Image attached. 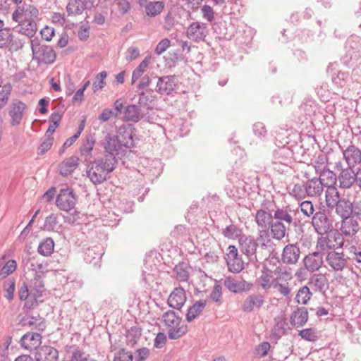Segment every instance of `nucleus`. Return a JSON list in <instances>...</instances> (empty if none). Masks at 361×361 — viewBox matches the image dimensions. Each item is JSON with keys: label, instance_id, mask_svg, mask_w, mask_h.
Instances as JSON below:
<instances>
[{"label": "nucleus", "instance_id": "obj_50", "mask_svg": "<svg viewBox=\"0 0 361 361\" xmlns=\"http://www.w3.org/2000/svg\"><path fill=\"white\" fill-rule=\"evenodd\" d=\"M228 270L233 273H239L244 268L243 262L239 257H234L226 259Z\"/></svg>", "mask_w": 361, "mask_h": 361}, {"label": "nucleus", "instance_id": "obj_42", "mask_svg": "<svg viewBox=\"0 0 361 361\" xmlns=\"http://www.w3.org/2000/svg\"><path fill=\"white\" fill-rule=\"evenodd\" d=\"M151 60V56H147L138 65V66L133 71L131 81L133 84L137 80L141 78L142 75L147 71Z\"/></svg>", "mask_w": 361, "mask_h": 361}, {"label": "nucleus", "instance_id": "obj_35", "mask_svg": "<svg viewBox=\"0 0 361 361\" xmlns=\"http://www.w3.org/2000/svg\"><path fill=\"white\" fill-rule=\"evenodd\" d=\"M205 300H198L190 307L186 313L185 317L188 322L193 321L204 309Z\"/></svg>", "mask_w": 361, "mask_h": 361}, {"label": "nucleus", "instance_id": "obj_57", "mask_svg": "<svg viewBox=\"0 0 361 361\" xmlns=\"http://www.w3.org/2000/svg\"><path fill=\"white\" fill-rule=\"evenodd\" d=\"M224 234L231 238H237L240 241V238L245 236L242 234L240 227H226L223 231Z\"/></svg>", "mask_w": 361, "mask_h": 361}, {"label": "nucleus", "instance_id": "obj_14", "mask_svg": "<svg viewBox=\"0 0 361 361\" xmlns=\"http://www.w3.org/2000/svg\"><path fill=\"white\" fill-rule=\"evenodd\" d=\"M207 35V25L202 23L194 22L187 29V36L196 42L204 41Z\"/></svg>", "mask_w": 361, "mask_h": 361}, {"label": "nucleus", "instance_id": "obj_34", "mask_svg": "<svg viewBox=\"0 0 361 361\" xmlns=\"http://www.w3.org/2000/svg\"><path fill=\"white\" fill-rule=\"evenodd\" d=\"M85 9V4L82 0H68L66 6V12L69 16L81 15Z\"/></svg>", "mask_w": 361, "mask_h": 361}, {"label": "nucleus", "instance_id": "obj_32", "mask_svg": "<svg viewBox=\"0 0 361 361\" xmlns=\"http://www.w3.org/2000/svg\"><path fill=\"white\" fill-rule=\"evenodd\" d=\"M18 295L20 300H25V306L27 308L32 307L38 303L37 298L34 295V292H32L30 288H28L25 284L20 287Z\"/></svg>", "mask_w": 361, "mask_h": 361}, {"label": "nucleus", "instance_id": "obj_38", "mask_svg": "<svg viewBox=\"0 0 361 361\" xmlns=\"http://www.w3.org/2000/svg\"><path fill=\"white\" fill-rule=\"evenodd\" d=\"M319 176L318 179H320L321 182H324V186H333L336 183L338 177L336 173L329 168H326L319 173Z\"/></svg>", "mask_w": 361, "mask_h": 361}, {"label": "nucleus", "instance_id": "obj_22", "mask_svg": "<svg viewBox=\"0 0 361 361\" xmlns=\"http://www.w3.org/2000/svg\"><path fill=\"white\" fill-rule=\"evenodd\" d=\"M337 180L339 182L340 188L347 189L351 188L357 179L353 168L348 167L341 171Z\"/></svg>", "mask_w": 361, "mask_h": 361}, {"label": "nucleus", "instance_id": "obj_9", "mask_svg": "<svg viewBox=\"0 0 361 361\" xmlns=\"http://www.w3.org/2000/svg\"><path fill=\"white\" fill-rule=\"evenodd\" d=\"M335 206L336 207V213L341 218V226H358L359 221H356L353 219V216H350L352 214V207L351 203L348 200L343 199Z\"/></svg>", "mask_w": 361, "mask_h": 361}, {"label": "nucleus", "instance_id": "obj_54", "mask_svg": "<svg viewBox=\"0 0 361 361\" xmlns=\"http://www.w3.org/2000/svg\"><path fill=\"white\" fill-rule=\"evenodd\" d=\"M17 267V263L15 260H8L6 264L0 269V280L6 278L12 274Z\"/></svg>", "mask_w": 361, "mask_h": 361}, {"label": "nucleus", "instance_id": "obj_45", "mask_svg": "<svg viewBox=\"0 0 361 361\" xmlns=\"http://www.w3.org/2000/svg\"><path fill=\"white\" fill-rule=\"evenodd\" d=\"M102 256V253L101 252V249L99 246H94L91 248H88L85 252V260L91 263L95 260L94 263L99 261Z\"/></svg>", "mask_w": 361, "mask_h": 361}, {"label": "nucleus", "instance_id": "obj_56", "mask_svg": "<svg viewBox=\"0 0 361 361\" xmlns=\"http://www.w3.org/2000/svg\"><path fill=\"white\" fill-rule=\"evenodd\" d=\"M12 90V86L8 83L2 87L0 91V109L6 105Z\"/></svg>", "mask_w": 361, "mask_h": 361}, {"label": "nucleus", "instance_id": "obj_37", "mask_svg": "<svg viewBox=\"0 0 361 361\" xmlns=\"http://www.w3.org/2000/svg\"><path fill=\"white\" fill-rule=\"evenodd\" d=\"M326 188L325 192L326 204L329 207H333L341 201L339 192L334 185Z\"/></svg>", "mask_w": 361, "mask_h": 361}, {"label": "nucleus", "instance_id": "obj_26", "mask_svg": "<svg viewBox=\"0 0 361 361\" xmlns=\"http://www.w3.org/2000/svg\"><path fill=\"white\" fill-rule=\"evenodd\" d=\"M308 320V312L304 307H297L291 314L290 322L293 326H303Z\"/></svg>", "mask_w": 361, "mask_h": 361}, {"label": "nucleus", "instance_id": "obj_7", "mask_svg": "<svg viewBox=\"0 0 361 361\" xmlns=\"http://www.w3.org/2000/svg\"><path fill=\"white\" fill-rule=\"evenodd\" d=\"M39 16L38 9L32 5L18 6L12 14L13 21H36Z\"/></svg>", "mask_w": 361, "mask_h": 361}, {"label": "nucleus", "instance_id": "obj_21", "mask_svg": "<svg viewBox=\"0 0 361 361\" xmlns=\"http://www.w3.org/2000/svg\"><path fill=\"white\" fill-rule=\"evenodd\" d=\"M186 301V295L185 290L182 288H176L170 294L168 298V305L169 307L180 310Z\"/></svg>", "mask_w": 361, "mask_h": 361}, {"label": "nucleus", "instance_id": "obj_39", "mask_svg": "<svg viewBox=\"0 0 361 361\" xmlns=\"http://www.w3.org/2000/svg\"><path fill=\"white\" fill-rule=\"evenodd\" d=\"M54 248V240L51 238H47L39 244L37 252L42 256L48 257L53 253Z\"/></svg>", "mask_w": 361, "mask_h": 361}, {"label": "nucleus", "instance_id": "obj_30", "mask_svg": "<svg viewBox=\"0 0 361 361\" xmlns=\"http://www.w3.org/2000/svg\"><path fill=\"white\" fill-rule=\"evenodd\" d=\"M324 182H321L318 178H313L305 183L307 196L318 197L324 190Z\"/></svg>", "mask_w": 361, "mask_h": 361}, {"label": "nucleus", "instance_id": "obj_23", "mask_svg": "<svg viewBox=\"0 0 361 361\" xmlns=\"http://www.w3.org/2000/svg\"><path fill=\"white\" fill-rule=\"evenodd\" d=\"M42 336L39 333L28 332L25 334L20 340L21 345L30 350H37L41 344Z\"/></svg>", "mask_w": 361, "mask_h": 361}, {"label": "nucleus", "instance_id": "obj_43", "mask_svg": "<svg viewBox=\"0 0 361 361\" xmlns=\"http://www.w3.org/2000/svg\"><path fill=\"white\" fill-rule=\"evenodd\" d=\"M272 278V271L264 267L262 275L258 279V283L263 289L267 290L271 286Z\"/></svg>", "mask_w": 361, "mask_h": 361}, {"label": "nucleus", "instance_id": "obj_48", "mask_svg": "<svg viewBox=\"0 0 361 361\" xmlns=\"http://www.w3.org/2000/svg\"><path fill=\"white\" fill-rule=\"evenodd\" d=\"M332 164L326 155L319 154L314 162V167L316 173L319 174L328 168V165Z\"/></svg>", "mask_w": 361, "mask_h": 361}, {"label": "nucleus", "instance_id": "obj_18", "mask_svg": "<svg viewBox=\"0 0 361 361\" xmlns=\"http://www.w3.org/2000/svg\"><path fill=\"white\" fill-rule=\"evenodd\" d=\"M264 302V298L262 294H251L243 301L242 310L245 312H251L255 309L259 310Z\"/></svg>", "mask_w": 361, "mask_h": 361}, {"label": "nucleus", "instance_id": "obj_31", "mask_svg": "<svg viewBox=\"0 0 361 361\" xmlns=\"http://www.w3.org/2000/svg\"><path fill=\"white\" fill-rule=\"evenodd\" d=\"M79 159L75 156L65 159L59 165L60 174L63 176H68L77 169Z\"/></svg>", "mask_w": 361, "mask_h": 361}, {"label": "nucleus", "instance_id": "obj_16", "mask_svg": "<svg viewBox=\"0 0 361 361\" xmlns=\"http://www.w3.org/2000/svg\"><path fill=\"white\" fill-rule=\"evenodd\" d=\"M293 212L289 207L274 209V226H284V224L290 225L293 222Z\"/></svg>", "mask_w": 361, "mask_h": 361}, {"label": "nucleus", "instance_id": "obj_3", "mask_svg": "<svg viewBox=\"0 0 361 361\" xmlns=\"http://www.w3.org/2000/svg\"><path fill=\"white\" fill-rule=\"evenodd\" d=\"M163 322L168 329L170 339H178L187 332V326L180 325L181 317L174 311L169 310L162 316Z\"/></svg>", "mask_w": 361, "mask_h": 361}, {"label": "nucleus", "instance_id": "obj_36", "mask_svg": "<svg viewBox=\"0 0 361 361\" xmlns=\"http://www.w3.org/2000/svg\"><path fill=\"white\" fill-rule=\"evenodd\" d=\"M30 288L32 292H34V295L37 300L39 301V298L44 290V286L41 275L35 274L34 279L31 280Z\"/></svg>", "mask_w": 361, "mask_h": 361}, {"label": "nucleus", "instance_id": "obj_25", "mask_svg": "<svg viewBox=\"0 0 361 361\" xmlns=\"http://www.w3.org/2000/svg\"><path fill=\"white\" fill-rule=\"evenodd\" d=\"M145 117V114L141 109L135 104H130L125 107L123 111V119L126 121L137 123Z\"/></svg>", "mask_w": 361, "mask_h": 361}, {"label": "nucleus", "instance_id": "obj_15", "mask_svg": "<svg viewBox=\"0 0 361 361\" xmlns=\"http://www.w3.org/2000/svg\"><path fill=\"white\" fill-rule=\"evenodd\" d=\"M305 269L310 272L318 271L324 263L323 255L320 252H313L307 255L303 259Z\"/></svg>", "mask_w": 361, "mask_h": 361}, {"label": "nucleus", "instance_id": "obj_59", "mask_svg": "<svg viewBox=\"0 0 361 361\" xmlns=\"http://www.w3.org/2000/svg\"><path fill=\"white\" fill-rule=\"evenodd\" d=\"M306 188L305 184L303 185H301L300 184H296L294 185L293 188L292 189V191L290 192V195L294 196L295 198L300 200L303 199L307 196L306 193Z\"/></svg>", "mask_w": 361, "mask_h": 361}, {"label": "nucleus", "instance_id": "obj_51", "mask_svg": "<svg viewBox=\"0 0 361 361\" xmlns=\"http://www.w3.org/2000/svg\"><path fill=\"white\" fill-rule=\"evenodd\" d=\"M312 226H331L325 211L317 212L312 218Z\"/></svg>", "mask_w": 361, "mask_h": 361}, {"label": "nucleus", "instance_id": "obj_49", "mask_svg": "<svg viewBox=\"0 0 361 361\" xmlns=\"http://www.w3.org/2000/svg\"><path fill=\"white\" fill-rule=\"evenodd\" d=\"M95 144V139L94 136L92 135H88L86 136L85 140H84L81 147H80V154L82 156H88L91 154L93 147Z\"/></svg>", "mask_w": 361, "mask_h": 361}, {"label": "nucleus", "instance_id": "obj_20", "mask_svg": "<svg viewBox=\"0 0 361 361\" xmlns=\"http://www.w3.org/2000/svg\"><path fill=\"white\" fill-rule=\"evenodd\" d=\"M239 243L243 254L250 257L252 260L257 259L255 253L258 245L253 238L247 235L240 237Z\"/></svg>", "mask_w": 361, "mask_h": 361}, {"label": "nucleus", "instance_id": "obj_10", "mask_svg": "<svg viewBox=\"0 0 361 361\" xmlns=\"http://www.w3.org/2000/svg\"><path fill=\"white\" fill-rule=\"evenodd\" d=\"M27 105L18 99L13 100L10 104L8 114L11 117L10 123L12 126H19L23 120Z\"/></svg>", "mask_w": 361, "mask_h": 361}, {"label": "nucleus", "instance_id": "obj_1", "mask_svg": "<svg viewBox=\"0 0 361 361\" xmlns=\"http://www.w3.org/2000/svg\"><path fill=\"white\" fill-rule=\"evenodd\" d=\"M133 147V139L130 132L125 131L123 135L120 133L118 137L106 135L103 142L105 154L90 163L87 176L94 185L103 183L116 169L118 161L116 156L123 151V147Z\"/></svg>", "mask_w": 361, "mask_h": 361}, {"label": "nucleus", "instance_id": "obj_13", "mask_svg": "<svg viewBox=\"0 0 361 361\" xmlns=\"http://www.w3.org/2000/svg\"><path fill=\"white\" fill-rule=\"evenodd\" d=\"M36 361H58L59 351L50 345H43L37 349L35 353Z\"/></svg>", "mask_w": 361, "mask_h": 361}, {"label": "nucleus", "instance_id": "obj_17", "mask_svg": "<svg viewBox=\"0 0 361 361\" xmlns=\"http://www.w3.org/2000/svg\"><path fill=\"white\" fill-rule=\"evenodd\" d=\"M342 152L348 167L353 168L361 163V150L356 146L350 145Z\"/></svg>", "mask_w": 361, "mask_h": 361}, {"label": "nucleus", "instance_id": "obj_52", "mask_svg": "<svg viewBox=\"0 0 361 361\" xmlns=\"http://www.w3.org/2000/svg\"><path fill=\"white\" fill-rule=\"evenodd\" d=\"M177 280L180 281H187L189 277L188 267L185 264H179L174 268Z\"/></svg>", "mask_w": 361, "mask_h": 361}, {"label": "nucleus", "instance_id": "obj_4", "mask_svg": "<svg viewBox=\"0 0 361 361\" xmlns=\"http://www.w3.org/2000/svg\"><path fill=\"white\" fill-rule=\"evenodd\" d=\"M31 49L33 59L38 63L52 64L55 62L56 54L51 47L41 44L37 39H33L31 41Z\"/></svg>", "mask_w": 361, "mask_h": 361}, {"label": "nucleus", "instance_id": "obj_61", "mask_svg": "<svg viewBox=\"0 0 361 361\" xmlns=\"http://www.w3.org/2000/svg\"><path fill=\"white\" fill-rule=\"evenodd\" d=\"M54 137H46V139L41 143L37 149V154L39 155L44 154L52 146Z\"/></svg>", "mask_w": 361, "mask_h": 361}, {"label": "nucleus", "instance_id": "obj_12", "mask_svg": "<svg viewBox=\"0 0 361 361\" xmlns=\"http://www.w3.org/2000/svg\"><path fill=\"white\" fill-rule=\"evenodd\" d=\"M336 63H329L326 71L331 75L332 82L338 87L342 88L348 83L350 75L348 72L336 70Z\"/></svg>", "mask_w": 361, "mask_h": 361}, {"label": "nucleus", "instance_id": "obj_55", "mask_svg": "<svg viewBox=\"0 0 361 361\" xmlns=\"http://www.w3.org/2000/svg\"><path fill=\"white\" fill-rule=\"evenodd\" d=\"M16 283L12 279H8L4 283V289L6 292L5 297L8 300H11L13 298V294L15 291Z\"/></svg>", "mask_w": 361, "mask_h": 361}, {"label": "nucleus", "instance_id": "obj_29", "mask_svg": "<svg viewBox=\"0 0 361 361\" xmlns=\"http://www.w3.org/2000/svg\"><path fill=\"white\" fill-rule=\"evenodd\" d=\"M354 39H357V38L356 37H351L347 40L345 44L347 53L346 55L343 57V61L346 65H348L350 61L356 59L358 56L357 54L359 52L360 45Z\"/></svg>", "mask_w": 361, "mask_h": 361}, {"label": "nucleus", "instance_id": "obj_53", "mask_svg": "<svg viewBox=\"0 0 361 361\" xmlns=\"http://www.w3.org/2000/svg\"><path fill=\"white\" fill-rule=\"evenodd\" d=\"M70 361H95L89 358V355L86 354L78 347H73Z\"/></svg>", "mask_w": 361, "mask_h": 361}, {"label": "nucleus", "instance_id": "obj_44", "mask_svg": "<svg viewBox=\"0 0 361 361\" xmlns=\"http://www.w3.org/2000/svg\"><path fill=\"white\" fill-rule=\"evenodd\" d=\"M22 322L23 326H28L30 327L36 328L38 329H40L44 326L43 319L39 316V314L36 316L27 315L23 319Z\"/></svg>", "mask_w": 361, "mask_h": 361}, {"label": "nucleus", "instance_id": "obj_24", "mask_svg": "<svg viewBox=\"0 0 361 361\" xmlns=\"http://www.w3.org/2000/svg\"><path fill=\"white\" fill-rule=\"evenodd\" d=\"M300 254V249L296 245L290 244L283 248L281 259L285 264H293L298 262Z\"/></svg>", "mask_w": 361, "mask_h": 361}, {"label": "nucleus", "instance_id": "obj_5", "mask_svg": "<svg viewBox=\"0 0 361 361\" xmlns=\"http://www.w3.org/2000/svg\"><path fill=\"white\" fill-rule=\"evenodd\" d=\"M275 205L273 202L265 200L261 204V208L257 212L255 220L258 226H274L272 212Z\"/></svg>", "mask_w": 361, "mask_h": 361}, {"label": "nucleus", "instance_id": "obj_46", "mask_svg": "<svg viewBox=\"0 0 361 361\" xmlns=\"http://www.w3.org/2000/svg\"><path fill=\"white\" fill-rule=\"evenodd\" d=\"M141 336V329L137 326H132L126 332V343L128 345L133 346Z\"/></svg>", "mask_w": 361, "mask_h": 361}, {"label": "nucleus", "instance_id": "obj_27", "mask_svg": "<svg viewBox=\"0 0 361 361\" xmlns=\"http://www.w3.org/2000/svg\"><path fill=\"white\" fill-rule=\"evenodd\" d=\"M307 285L315 292H324L328 286V280L322 274H314L310 277Z\"/></svg>", "mask_w": 361, "mask_h": 361}, {"label": "nucleus", "instance_id": "obj_40", "mask_svg": "<svg viewBox=\"0 0 361 361\" xmlns=\"http://www.w3.org/2000/svg\"><path fill=\"white\" fill-rule=\"evenodd\" d=\"M308 285L301 287L295 295V300L298 304L306 305L310 300L312 293Z\"/></svg>", "mask_w": 361, "mask_h": 361}, {"label": "nucleus", "instance_id": "obj_8", "mask_svg": "<svg viewBox=\"0 0 361 361\" xmlns=\"http://www.w3.org/2000/svg\"><path fill=\"white\" fill-rule=\"evenodd\" d=\"M326 262L331 271L341 272L348 265V257L343 252L336 250L329 252L326 256Z\"/></svg>", "mask_w": 361, "mask_h": 361}, {"label": "nucleus", "instance_id": "obj_6", "mask_svg": "<svg viewBox=\"0 0 361 361\" xmlns=\"http://www.w3.org/2000/svg\"><path fill=\"white\" fill-rule=\"evenodd\" d=\"M77 196L72 188H66L60 190L56 197V206L61 210L70 211L75 207Z\"/></svg>", "mask_w": 361, "mask_h": 361}, {"label": "nucleus", "instance_id": "obj_41", "mask_svg": "<svg viewBox=\"0 0 361 361\" xmlns=\"http://www.w3.org/2000/svg\"><path fill=\"white\" fill-rule=\"evenodd\" d=\"M138 104L143 107L150 109V104L155 99V96L153 94L152 89H148L145 91H142L139 93Z\"/></svg>", "mask_w": 361, "mask_h": 361}, {"label": "nucleus", "instance_id": "obj_58", "mask_svg": "<svg viewBox=\"0 0 361 361\" xmlns=\"http://www.w3.org/2000/svg\"><path fill=\"white\" fill-rule=\"evenodd\" d=\"M11 343V338L7 337L0 345V361H7L8 357V348Z\"/></svg>", "mask_w": 361, "mask_h": 361}, {"label": "nucleus", "instance_id": "obj_63", "mask_svg": "<svg viewBox=\"0 0 361 361\" xmlns=\"http://www.w3.org/2000/svg\"><path fill=\"white\" fill-rule=\"evenodd\" d=\"M114 361H133V355L128 351L121 350L115 355Z\"/></svg>", "mask_w": 361, "mask_h": 361}, {"label": "nucleus", "instance_id": "obj_60", "mask_svg": "<svg viewBox=\"0 0 361 361\" xmlns=\"http://www.w3.org/2000/svg\"><path fill=\"white\" fill-rule=\"evenodd\" d=\"M265 229L259 231L258 240L262 243V246H268L270 242L271 228L270 227H264Z\"/></svg>", "mask_w": 361, "mask_h": 361}, {"label": "nucleus", "instance_id": "obj_33", "mask_svg": "<svg viewBox=\"0 0 361 361\" xmlns=\"http://www.w3.org/2000/svg\"><path fill=\"white\" fill-rule=\"evenodd\" d=\"M18 23L15 28H18V32L29 38L35 36L37 31V25L36 21L22 22L16 21Z\"/></svg>", "mask_w": 361, "mask_h": 361}, {"label": "nucleus", "instance_id": "obj_47", "mask_svg": "<svg viewBox=\"0 0 361 361\" xmlns=\"http://www.w3.org/2000/svg\"><path fill=\"white\" fill-rule=\"evenodd\" d=\"M298 335L305 341L314 342L319 339V332L315 328H307L299 331Z\"/></svg>", "mask_w": 361, "mask_h": 361}, {"label": "nucleus", "instance_id": "obj_11", "mask_svg": "<svg viewBox=\"0 0 361 361\" xmlns=\"http://www.w3.org/2000/svg\"><path fill=\"white\" fill-rule=\"evenodd\" d=\"M224 285L229 291L234 293L250 290L252 287V284L251 283L247 282L244 280L236 279L231 276L225 277L224 280Z\"/></svg>", "mask_w": 361, "mask_h": 361}, {"label": "nucleus", "instance_id": "obj_2", "mask_svg": "<svg viewBox=\"0 0 361 361\" xmlns=\"http://www.w3.org/2000/svg\"><path fill=\"white\" fill-rule=\"evenodd\" d=\"M314 228L318 233L321 234L317 243V248L320 251L335 250L343 247L344 239L343 234L338 230L329 229L330 227Z\"/></svg>", "mask_w": 361, "mask_h": 361}, {"label": "nucleus", "instance_id": "obj_62", "mask_svg": "<svg viewBox=\"0 0 361 361\" xmlns=\"http://www.w3.org/2000/svg\"><path fill=\"white\" fill-rule=\"evenodd\" d=\"M117 10L120 15L126 14L130 9V4L128 0H116Z\"/></svg>", "mask_w": 361, "mask_h": 361}, {"label": "nucleus", "instance_id": "obj_19", "mask_svg": "<svg viewBox=\"0 0 361 361\" xmlns=\"http://www.w3.org/2000/svg\"><path fill=\"white\" fill-rule=\"evenodd\" d=\"M175 84L174 75H166L158 79L156 91L161 94L169 95L173 91Z\"/></svg>", "mask_w": 361, "mask_h": 361}, {"label": "nucleus", "instance_id": "obj_28", "mask_svg": "<svg viewBox=\"0 0 361 361\" xmlns=\"http://www.w3.org/2000/svg\"><path fill=\"white\" fill-rule=\"evenodd\" d=\"M143 1L145 2V4L141 3L140 6L144 7L146 15L151 18L159 15L165 6V4L163 1Z\"/></svg>", "mask_w": 361, "mask_h": 361}, {"label": "nucleus", "instance_id": "obj_64", "mask_svg": "<svg viewBox=\"0 0 361 361\" xmlns=\"http://www.w3.org/2000/svg\"><path fill=\"white\" fill-rule=\"evenodd\" d=\"M352 214L353 219L356 221H361V202H353L351 203Z\"/></svg>", "mask_w": 361, "mask_h": 361}]
</instances>
